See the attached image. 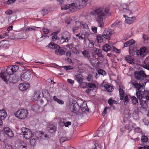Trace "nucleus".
I'll return each mask as SVG.
<instances>
[{
  "label": "nucleus",
  "mask_w": 149,
  "mask_h": 149,
  "mask_svg": "<svg viewBox=\"0 0 149 149\" xmlns=\"http://www.w3.org/2000/svg\"><path fill=\"white\" fill-rule=\"evenodd\" d=\"M109 9L108 7H100L95 9L91 12V14L95 17L98 26L102 28L104 24L103 20L106 17V14L109 13Z\"/></svg>",
  "instance_id": "nucleus-1"
},
{
  "label": "nucleus",
  "mask_w": 149,
  "mask_h": 149,
  "mask_svg": "<svg viewBox=\"0 0 149 149\" xmlns=\"http://www.w3.org/2000/svg\"><path fill=\"white\" fill-rule=\"evenodd\" d=\"M0 77L8 84L10 83H15L18 81L19 78L18 76L15 75H7L5 72H1Z\"/></svg>",
  "instance_id": "nucleus-2"
},
{
  "label": "nucleus",
  "mask_w": 149,
  "mask_h": 149,
  "mask_svg": "<svg viewBox=\"0 0 149 149\" xmlns=\"http://www.w3.org/2000/svg\"><path fill=\"white\" fill-rule=\"evenodd\" d=\"M135 7V3L131 2L129 4L123 3L120 5L119 8L120 10L122 11V12L130 15L133 13V9Z\"/></svg>",
  "instance_id": "nucleus-3"
},
{
  "label": "nucleus",
  "mask_w": 149,
  "mask_h": 149,
  "mask_svg": "<svg viewBox=\"0 0 149 149\" xmlns=\"http://www.w3.org/2000/svg\"><path fill=\"white\" fill-rule=\"evenodd\" d=\"M81 7L76 1L71 4H68L61 6V9L65 10L69 9L72 12H73L78 9H80Z\"/></svg>",
  "instance_id": "nucleus-4"
},
{
  "label": "nucleus",
  "mask_w": 149,
  "mask_h": 149,
  "mask_svg": "<svg viewBox=\"0 0 149 149\" xmlns=\"http://www.w3.org/2000/svg\"><path fill=\"white\" fill-rule=\"evenodd\" d=\"M149 82V80L144 78H143L141 79L139 84L136 81L133 80L131 82V83L134 88L138 90H139L140 89L142 90L143 87L145 86L147 82Z\"/></svg>",
  "instance_id": "nucleus-5"
},
{
  "label": "nucleus",
  "mask_w": 149,
  "mask_h": 149,
  "mask_svg": "<svg viewBox=\"0 0 149 149\" xmlns=\"http://www.w3.org/2000/svg\"><path fill=\"white\" fill-rule=\"evenodd\" d=\"M28 111L25 109H20L16 111L14 115L17 118L20 120H24L27 117Z\"/></svg>",
  "instance_id": "nucleus-6"
},
{
  "label": "nucleus",
  "mask_w": 149,
  "mask_h": 149,
  "mask_svg": "<svg viewBox=\"0 0 149 149\" xmlns=\"http://www.w3.org/2000/svg\"><path fill=\"white\" fill-rule=\"evenodd\" d=\"M137 98L139 99H141L142 98H146L149 100V91H142L138 90L136 91V94Z\"/></svg>",
  "instance_id": "nucleus-7"
},
{
  "label": "nucleus",
  "mask_w": 149,
  "mask_h": 149,
  "mask_svg": "<svg viewBox=\"0 0 149 149\" xmlns=\"http://www.w3.org/2000/svg\"><path fill=\"white\" fill-rule=\"evenodd\" d=\"M61 37L59 40L57 42L59 44H62L64 42H68L69 40L70 34L67 32H63L61 34Z\"/></svg>",
  "instance_id": "nucleus-8"
},
{
  "label": "nucleus",
  "mask_w": 149,
  "mask_h": 149,
  "mask_svg": "<svg viewBox=\"0 0 149 149\" xmlns=\"http://www.w3.org/2000/svg\"><path fill=\"white\" fill-rule=\"evenodd\" d=\"M22 131L24 136L26 139H29L33 136V134L31 130L25 127L22 128Z\"/></svg>",
  "instance_id": "nucleus-9"
},
{
  "label": "nucleus",
  "mask_w": 149,
  "mask_h": 149,
  "mask_svg": "<svg viewBox=\"0 0 149 149\" xmlns=\"http://www.w3.org/2000/svg\"><path fill=\"white\" fill-rule=\"evenodd\" d=\"M114 33L113 31L110 29H106L103 31L102 36L105 38L109 40L111 35Z\"/></svg>",
  "instance_id": "nucleus-10"
},
{
  "label": "nucleus",
  "mask_w": 149,
  "mask_h": 149,
  "mask_svg": "<svg viewBox=\"0 0 149 149\" xmlns=\"http://www.w3.org/2000/svg\"><path fill=\"white\" fill-rule=\"evenodd\" d=\"M69 108L72 112L77 114L79 112V105L76 103H70L69 104Z\"/></svg>",
  "instance_id": "nucleus-11"
},
{
  "label": "nucleus",
  "mask_w": 149,
  "mask_h": 149,
  "mask_svg": "<svg viewBox=\"0 0 149 149\" xmlns=\"http://www.w3.org/2000/svg\"><path fill=\"white\" fill-rule=\"evenodd\" d=\"M31 77V74L30 72L29 71H27L22 73L20 79L23 81H27L29 80Z\"/></svg>",
  "instance_id": "nucleus-12"
},
{
  "label": "nucleus",
  "mask_w": 149,
  "mask_h": 149,
  "mask_svg": "<svg viewBox=\"0 0 149 149\" xmlns=\"http://www.w3.org/2000/svg\"><path fill=\"white\" fill-rule=\"evenodd\" d=\"M33 137L37 139H45L47 137V135L42 132L39 131H36L33 134Z\"/></svg>",
  "instance_id": "nucleus-13"
},
{
  "label": "nucleus",
  "mask_w": 149,
  "mask_h": 149,
  "mask_svg": "<svg viewBox=\"0 0 149 149\" xmlns=\"http://www.w3.org/2000/svg\"><path fill=\"white\" fill-rule=\"evenodd\" d=\"M135 78L138 80H141L143 78L146 77L147 75L143 71L135 72L134 73Z\"/></svg>",
  "instance_id": "nucleus-14"
},
{
  "label": "nucleus",
  "mask_w": 149,
  "mask_h": 149,
  "mask_svg": "<svg viewBox=\"0 0 149 149\" xmlns=\"http://www.w3.org/2000/svg\"><path fill=\"white\" fill-rule=\"evenodd\" d=\"M123 17L125 18V21L126 23L129 24H132L136 19V17L135 16L130 17L124 15Z\"/></svg>",
  "instance_id": "nucleus-15"
},
{
  "label": "nucleus",
  "mask_w": 149,
  "mask_h": 149,
  "mask_svg": "<svg viewBox=\"0 0 149 149\" xmlns=\"http://www.w3.org/2000/svg\"><path fill=\"white\" fill-rule=\"evenodd\" d=\"M76 23V26L78 27V28H79L80 26H81L83 28H84L86 30H85L86 31V33L85 34H88L89 33V31L88 30V27L86 24L85 23H81L79 21H76L75 22Z\"/></svg>",
  "instance_id": "nucleus-16"
},
{
  "label": "nucleus",
  "mask_w": 149,
  "mask_h": 149,
  "mask_svg": "<svg viewBox=\"0 0 149 149\" xmlns=\"http://www.w3.org/2000/svg\"><path fill=\"white\" fill-rule=\"evenodd\" d=\"M146 48L143 47L138 50L136 52V54L141 57H144L146 54Z\"/></svg>",
  "instance_id": "nucleus-17"
},
{
  "label": "nucleus",
  "mask_w": 149,
  "mask_h": 149,
  "mask_svg": "<svg viewBox=\"0 0 149 149\" xmlns=\"http://www.w3.org/2000/svg\"><path fill=\"white\" fill-rule=\"evenodd\" d=\"M42 94L44 97L47 99V101H50L52 99V96L50 95L47 90H43Z\"/></svg>",
  "instance_id": "nucleus-18"
},
{
  "label": "nucleus",
  "mask_w": 149,
  "mask_h": 149,
  "mask_svg": "<svg viewBox=\"0 0 149 149\" xmlns=\"http://www.w3.org/2000/svg\"><path fill=\"white\" fill-rule=\"evenodd\" d=\"M30 86V84L28 83H21L18 86L19 88L21 91H24L27 89Z\"/></svg>",
  "instance_id": "nucleus-19"
},
{
  "label": "nucleus",
  "mask_w": 149,
  "mask_h": 149,
  "mask_svg": "<svg viewBox=\"0 0 149 149\" xmlns=\"http://www.w3.org/2000/svg\"><path fill=\"white\" fill-rule=\"evenodd\" d=\"M65 53V50L61 48L59 46V47L56 48L55 51V54L58 55H62Z\"/></svg>",
  "instance_id": "nucleus-20"
},
{
  "label": "nucleus",
  "mask_w": 149,
  "mask_h": 149,
  "mask_svg": "<svg viewBox=\"0 0 149 149\" xmlns=\"http://www.w3.org/2000/svg\"><path fill=\"white\" fill-rule=\"evenodd\" d=\"M136 126V125L135 124L130 122L129 124L125 125V128L126 130H128L129 132H130Z\"/></svg>",
  "instance_id": "nucleus-21"
},
{
  "label": "nucleus",
  "mask_w": 149,
  "mask_h": 149,
  "mask_svg": "<svg viewBox=\"0 0 149 149\" xmlns=\"http://www.w3.org/2000/svg\"><path fill=\"white\" fill-rule=\"evenodd\" d=\"M17 147L18 149H27L28 146L26 143L22 141L18 143Z\"/></svg>",
  "instance_id": "nucleus-22"
},
{
  "label": "nucleus",
  "mask_w": 149,
  "mask_h": 149,
  "mask_svg": "<svg viewBox=\"0 0 149 149\" xmlns=\"http://www.w3.org/2000/svg\"><path fill=\"white\" fill-rule=\"evenodd\" d=\"M4 130L5 134L9 137H12L13 136V134L11 130L8 127L4 128Z\"/></svg>",
  "instance_id": "nucleus-23"
},
{
  "label": "nucleus",
  "mask_w": 149,
  "mask_h": 149,
  "mask_svg": "<svg viewBox=\"0 0 149 149\" xmlns=\"http://www.w3.org/2000/svg\"><path fill=\"white\" fill-rule=\"evenodd\" d=\"M40 93L39 91H35L34 93L33 100V101H37L40 97Z\"/></svg>",
  "instance_id": "nucleus-24"
},
{
  "label": "nucleus",
  "mask_w": 149,
  "mask_h": 149,
  "mask_svg": "<svg viewBox=\"0 0 149 149\" xmlns=\"http://www.w3.org/2000/svg\"><path fill=\"white\" fill-rule=\"evenodd\" d=\"M142 67L149 70V56L147 57L145 59L144 63L142 65Z\"/></svg>",
  "instance_id": "nucleus-25"
},
{
  "label": "nucleus",
  "mask_w": 149,
  "mask_h": 149,
  "mask_svg": "<svg viewBox=\"0 0 149 149\" xmlns=\"http://www.w3.org/2000/svg\"><path fill=\"white\" fill-rule=\"evenodd\" d=\"M56 127L54 125H50L48 127V130L50 133H53L56 130Z\"/></svg>",
  "instance_id": "nucleus-26"
},
{
  "label": "nucleus",
  "mask_w": 149,
  "mask_h": 149,
  "mask_svg": "<svg viewBox=\"0 0 149 149\" xmlns=\"http://www.w3.org/2000/svg\"><path fill=\"white\" fill-rule=\"evenodd\" d=\"M7 116L6 111L3 109L0 110V118L1 119H4Z\"/></svg>",
  "instance_id": "nucleus-27"
},
{
  "label": "nucleus",
  "mask_w": 149,
  "mask_h": 149,
  "mask_svg": "<svg viewBox=\"0 0 149 149\" xmlns=\"http://www.w3.org/2000/svg\"><path fill=\"white\" fill-rule=\"evenodd\" d=\"M76 80L78 81L79 83L81 84L83 83V77L80 74L76 75H75Z\"/></svg>",
  "instance_id": "nucleus-28"
},
{
  "label": "nucleus",
  "mask_w": 149,
  "mask_h": 149,
  "mask_svg": "<svg viewBox=\"0 0 149 149\" xmlns=\"http://www.w3.org/2000/svg\"><path fill=\"white\" fill-rule=\"evenodd\" d=\"M134 43L135 41L134 40L131 39L129 40L124 43V46L125 47H127L128 46L134 44Z\"/></svg>",
  "instance_id": "nucleus-29"
},
{
  "label": "nucleus",
  "mask_w": 149,
  "mask_h": 149,
  "mask_svg": "<svg viewBox=\"0 0 149 149\" xmlns=\"http://www.w3.org/2000/svg\"><path fill=\"white\" fill-rule=\"evenodd\" d=\"M5 72L6 74L8 75L12 74L14 72L12 70V65L8 66L6 69V72Z\"/></svg>",
  "instance_id": "nucleus-30"
},
{
  "label": "nucleus",
  "mask_w": 149,
  "mask_h": 149,
  "mask_svg": "<svg viewBox=\"0 0 149 149\" xmlns=\"http://www.w3.org/2000/svg\"><path fill=\"white\" fill-rule=\"evenodd\" d=\"M125 60L129 63L130 64L134 63V60L131 56H127L125 57Z\"/></svg>",
  "instance_id": "nucleus-31"
},
{
  "label": "nucleus",
  "mask_w": 149,
  "mask_h": 149,
  "mask_svg": "<svg viewBox=\"0 0 149 149\" xmlns=\"http://www.w3.org/2000/svg\"><path fill=\"white\" fill-rule=\"evenodd\" d=\"M76 1L79 3L81 8L86 5V3L87 1V0H76Z\"/></svg>",
  "instance_id": "nucleus-32"
},
{
  "label": "nucleus",
  "mask_w": 149,
  "mask_h": 149,
  "mask_svg": "<svg viewBox=\"0 0 149 149\" xmlns=\"http://www.w3.org/2000/svg\"><path fill=\"white\" fill-rule=\"evenodd\" d=\"M120 88L119 89V95L120 99L121 100H122L124 99V92L123 89L120 86Z\"/></svg>",
  "instance_id": "nucleus-33"
},
{
  "label": "nucleus",
  "mask_w": 149,
  "mask_h": 149,
  "mask_svg": "<svg viewBox=\"0 0 149 149\" xmlns=\"http://www.w3.org/2000/svg\"><path fill=\"white\" fill-rule=\"evenodd\" d=\"M104 87L107 90V91L109 92H111L112 91L113 89V87L108 84H105L104 85Z\"/></svg>",
  "instance_id": "nucleus-34"
},
{
  "label": "nucleus",
  "mask_w": 149,
  "mask_h": 149,
  "mask_svg": "<svg viewBox=\"0 0 149 149\" xmlns=\"http://www.w3.org/2000/svg\"><path fill=\"white\" fill-rule=\"evenodd\" d=\"M139 111H134L132 114V117L134 119L136 120L139 119Z\"/></svg>",
  "instance_id": "nucleus-35"
},
{
  "label": "nucleus",
  "mask_w": 149,
  "mask_h": 149,
  "mask_svg": "<svg viewBox=\"0 0 149 149\" xmlns=\"http://www.w3.org/2000/svg\"><path fill=\"white\" fill-rule=\"evenodd\" d=\"M140 105H141V107L143 108L146 109L147 107L148 106L147 103L145 101L141 100L140 101Z\"/></svg>",
  "instance_id": "nucleus-36"
},
{
  "label": "nucleus",
  "mask_w": 149,
  "mask_h": 149,
  "mask_svg": "<svg viewBox=\"0 0 149 149\" xmlns=\"http://www.w3.org/2000/svg\"><path fill=\"white\" fill-rule=\"evenodd\" d=\"M111 48V46L108 44H106L103 46V50L106 52L110 50Z\"/></svg>",
  "instance_id": "nucleus-37"
},
{
  "label": "nucleus",
  "mask_w": 149,
  "mask_h": 149,
  "mask_svg": "<svg viewBox=\"0 0 149 149\" xmlns=\"http://www.w3.org/2000/svg\"><path fill=\"white\" fill-rule=\"evenodd\" d=\"M81 111L83 112H86L88 111V107L86 103H84L81 106Z\"/></svg>",
  "instance_id": "nucleus-38"
},
{
  "label": "nucleus",
  "mask_w": 149,
  "mask_h": 149,
  "mask_svg": "<svg viewBox=\"0 0 149 149\" xmlns=\"http://www.w3.org/2000/svg\"><path fill=\"white\" fill-rule=\"evenodd\" d=\"M82 53L84 56L87 58L89 59L90 57V54L87 51L84 50L82 52Z\"/></svg>",
  "instance_id": "nucleus-39"
},
{
  "label": "nucleus",
  "mask_w": 149,
  "mask_h": 149,
  "mask_svg": "<svg viewBox=\"0 0 149 149\" xmlns=\"http://www.w3.org/2000/svg\"><path fill=\"white\" fill-rule=\"evenodd\" d=\"M131 99L132 100V104H136L138 103V99L135 96L131 97Z\"/></svg>",
  "instance_id": "nucleus-40"
},
{
  "label": "nucleus",
  "mask_w": 149,
  "mask_h": 149,
  "mask_svg": "<svg viewBox=\"0 0 149 149\" xmlns=\"http://www.w3.org/2000/svg\"><path fill=\"white\" fill-rule=\"evenodd\" d=\"M124 97V102L125 104L127 103L129 101L130 99L131 98V96L130 95H127Z\"/></svg>",
  "instance_id": "nucleus-41"
},
{
  "label": "nucleus",
  "mask_w": 149,
  "mask_h": 149,
  "mask_svg": "<svg viewBox=\"0 0 149 149\" xmlns=\"http://www.w3.org/2000/svg\"><path fill=\"white\" fill-rule=\"evenodd\" d=\"M59 47V45L55 44L53 42L51 43L49 45V47L51 49H56Z\"/></svg>",
  "instance_id": "nucleus-42"
},
{
  "label": "nucleus",
  "mask_w": 149,
  "mask_h": 149,
  "mask_svg": "<svg viewBox=\"0 0 149 149\" xmlns=\"http://www.w3.org/2000/svg\"><path fill=\"white\" fill-rule=\"evenodd\" d=\"M108 103L110 105H112L114 104H117V102L116 100H112L111 98H110L108 100Z\"/></svg>",
  "instance_id": "nucleus-43"
},
{
  "label": "nucleus",
  "mask_w": 149,
  "mask_h": 149,
  "mask_svg": "<svg viewBox=\"0 0 149 149\" xmlns=\"http://www.w3.org/2000/svg\"><path fill=\"white\" fill-rule=\"evenodd\" d=\"M30 141V143L32 145H34L36 142V139L35 137H33V136L31 137Z\"/></svg>",
  "instance_id": "nucleus-44"
},
{
  "label": "nucleus",
  "mask_w": 149,
  "mask_h": 149,
  "mask_svg": "<svg viewBox=\"0 0 149 149\" xmlns=\"http://www.w3.org/2000/svg\"><path fill=\"white\" fill-rule=\"evenodd\" d=\"M148 141V138L146 136H142L141 138V141L144 143L147 142Z\"/></svg>",
  "instance_id": "nucleus-45"
},
{
  "label": "nucleus",
  "mask_w": 149,
  "mask_h": 149,
  "mask_svg": "<svg viewBox=\"0 0 149 149\" xmlns=\"http://www.w3.org/2000/svg\"><path fill=\"white\" fill-rule=\"evenodd\" d=\"M102 35H98L97 37V42L99 43L102 42L103 40Z\"/></svg>",
  "instance_id": "nucleus-46"
},
{
  "label": "nucleus",
  "mask_w": 149,
  "mask_h": 149,
  "mask_svg": "<svg viewBox=\"0 0 149 149\" xmlns=\"http://www.w3.org/2000/svg\"><path fill=\"white\" fill-rule=\"evenodd\" d=\"M97 136L99 137H101L104 135V133L102 130H98L97 132Z\"/></svg>",
  "instance_id": "nucleus-47"
},
{
  "label": "nucleus",
  "mask_w": 149,
  "mask_h": 149,
  "mask_svg": "<svg viewBox=\"0 0 149 149\" xmlns=\"http://www.w3.org/2000/svg\"><path fill=\"white\" fill-rule=\"evenodd\" d=\"M58 33V32H55L53 33L54 34L52 37V40L53 41H56V40L57 38L56 35Z\"/></svg>",
  "instance_id": "nucleus-48"
},
{
  "label": "nucleus",
  "mask_w": 149,
  "mask_h": 149,
  "mask_svg": "<svg viewBox=\"0 0 149 149\" xmlns=\"http://www.w3.org/2000/svg\"><path fill=\"white\" fill-rule=\"evenodd\" d=\"M32 109L34 111H36L39 109V107L38 105L36 104L33 106Z\"/></svg>",
  "instance_id": "nucleus-49"
},
{
  "label": "nucleus",
  "mask_w": 149,
  "mask_h": 149,
  "mask_svg": "<svg viewBox=\"0 0 149 149\" xmlns=\"http://www.w3.org/2000/svg\"><path fill=\"white\" fill-rule=\"evenodd\" d=\"M120 23V21L117 20L112 24L111 25V27H115L118 25Z\"/></svg>",
  "instance_id": "nucleus-50"
},
{
  "label": "nucleus",
  "mask_w": 149,
  "mask_h": 149,
  "mask_svg": "<svg viewBox=\"0 0 149 149\" xmlns=\"http://www.w3.org/2000/svg\"><path fill=\"white\" fill-rule=\"evenodd\" d=\"M12 70L14 73L16 72L19 69V67L16 65H12Z\"/></svg>",
  "instance_id": "nucleus-51"
},
{
  "label": "nucleus",
  "mask_w": 149,
  "mask_h": 149,
  "mask_svg": "<svg viewBox=\"0 0 149 149\" xmlns=\"http://www.w3.org/2000/svg\"><path fill=\"white\" fill-rule=\"evenodd\" d=\"M63 67L66 70H71L73 68V66L70 65L63 66Z\"/></svg>",
  "instance_id": "nucleus-52"
},
{
  "label": "nucleus",
  "mask_w": 149,
  "mask_h": 149,
  "mask_svg": "<svg viewBox=\"0 0 149 149\" xmlns=\"http://www.w3.org/2000/svg\"><path fill=\"white\" fill-rule=\"evenodd\" d=\"M82 35L83 34H81L80 33H79L76 35V38L79 40H83L84 38L82 36Z\"/></svg>",
  "instance_id": "nucleus-53"
},
{
  "label": "nucleus",
  "mask_w": 149,
  "mask_h": 149,
  "mask_svg": "<svg viewBox=\"0 0 149 149\" xmlns=\"http://www.w3.org/2000/svg\"><path fill=\"white\" fill-rule=\"evenodd\" d=\"M98 73L99 74L102 75H104L106 74L105 72L102 69H100L98 71Z\"/></svg>",
  "instance_id": "nucleus-54"
},
{
  "label": "nucleus",
  "mask_w": 149,
  "mask_h": 149,
  "mask_svg": "<svg viewBox=\"0 0 149 149\" xmlns=\"http://www.w3.org/2000/svg\"><path fill=\"white\" fill-rule=\"evenodd\" d=\"M37 28L40 29V27H35L34 26L32 28H29L27 29L26 30V31L28 30L29 31H35L36 30V28Z\"/></svg>",
  "instance_id": "nucleus-55"
},
{
  "label": "nucleus",
  "mask_w": 149,
  "mask_h": 149,
  "mask_svg": "<svg viewBox=\"0 0 149 149\" xmlns=\"http://www.w3.org/2000/svg\"><path fill=\"white\" fill-rule=\"evenodd\" d=\"M143 122L145 125H146L147 126H149V122L148 120L144 118L143 120Z\"/></svg>",
  "instance_id": "nucleus-56"
},
{
  "label": "nucleus",
  "mask_w": 149,
  "mask_h": 149,
  "mask_svg": "<svg viewBox=\"0 0 149 149\" xmlns=\"http://www.w3.org/2000/svg\"><path fill=\"white\" fill-rule=\"evenodd\" d=\"M48 13V10L46 9H43L42 11V13L43 15L47 14Z\"/></svg>",
  "instance_id": "nucleus-57"
},
{
  "label": "nucleus",
  "mask_w": 149,
  "mask_h": 149,
  "mask_svg": "<svg viewBox=\"0 0 149 149\" xmlns=\"http://www.w3.org/2000/svg\"><path fill=\"white\" fill-rule=\"evenodd\" d=\"M4 149H13L12 146L9 144L6 145Z\"/></svg>",
  "instance_id": "nucleus-58"
},
{
  "label": "nucleus",
  "mask_w": 149,
  "mask_h": 149,
  "mask_svg": "<svg viewBox=\"0 0 149 149\" xmlns=\"http://www.w3.org/2000/svg\"><path fill=\"white\" fill-rule=\"evenodd\" d=\"M92 31L95 33H96L97 32V28L96 27L93 26L91 28Z\"/></svg>",
  "instance_id": "nucleus-59"
},
{
  "label": "nucleus",
  "mask_w": 149,
  "mask_h": 149,
  "mask_svg": "<svg viewBox=\"0 0 149 149\" xmlns=\"http://www.w3.org/2000/svg\"><path fill=\"white\" fill-rule=\"evenodd\" d=\"M42 31L43 33L46 34H48L49 32V30L46 28H43L42 29Z\"/></svg>",
  "instance_id": "nucleus-60"
},
{
  "label": "nucleus",
  "mask_w": 149,
  "mask_h": 149,
  "mask_svg": "<svg viewBox=\"0 0 149 149\" xmlns=\"http://www.w3.org/2000/svg\"><path fill=\"white\" fill-rule=\"evenodd\" d=\"M63 124L65 127H68L69 125L71 124V122L70 121H68L66 122H63Z\"/></svg>",
  "instance_id": "nucleus-61"
},
{
  "label": "nucleus",
  "mask_w": 149,
  "mask_h": 149,
  "mask_svg": "<svg viewBox=\"0 0 149 149\" xmlns=\"http://www.w3.org/2000/svg\"><path fill=\"white\" fill-rule=\"evenodd\" d=\"M88 87L90 88H92L93 87H95V85L92 83H90L88 84Z\"/></svg>",
  "instance_id": "nucleus-62"
},
{
  "label": "nucleus",
  "mask_w": 149,
  "mask_h": 149,
  "mask_svg": "<svg viewBox=\"0 0 149 149\" xmlns=\"http://www.w3.org/2000/svg\"><path fill=\"white\" fill-rule=\"evenodd\" d=\"M95 147L93 149H101V148L99 146L98 143H96L95 144Z\"/></svg>",
  "instance_id": "nucleus-63"
},
{
  "label": "nucleus",
  "mask_w": 149,
  "mask_h": 149,
  "mask_svg": "<svg viewBox=\"0 0 149 149\" xmlns=\"http://www.w3.org/2000/svg\"><path fill=\"white\" fill-rule=\"evenodd\" d=\"M138 149H149V146L146 145L143 147H140Z\"/></svg>",
  "instance_id": "nucleus-64"
}]
</instances>
